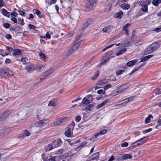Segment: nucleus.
Masks as SVG:
<instances>
[{
  "instance_id": "f257e3e1",
  "label": "nucleus",
  "mask_w": 161,
  "mask_h": 161,
  "mask_svg": "<svg viewBox=\"0 0 161 161\" xmlns=\"http://www.w3.org/2000/svg\"><path fill=\"white\" fill-rule=\"evenodd\" d=\"M160 47V44L158 42H154L150 45L144 51L145 54L150 53L155 51Z\"/></svg>"
},
{
  "instance_id": "f03ea898",
  "label": "nucleus",
  "mask_w": 161,
  "mask_h": 161,
  "mask_svg": "<svg viewBox=\"0 0 161 161\" xmlns=\"http://www.w3.org/2000/svg\"><path fill=\"white\" fill-rule=\"evenodd\" d=\"M160 47V44L158 42H154L150 45L144 51L145 54L150 53L155 51Z\"/></svg>"
},
{
  "instance_id": "7ed1b4c3",
  "label": "nucleus",
  "mask_w": 161,
  "mask_h": 161,
  "mask_svg": "<svg viewBox=\"0 0 161 161\" xmlns=\"http://www.w3.org/2000/svg\"><path fill=\"white\" fill-rule=\"evenodd\" d=\"M96 4V3L95 0H89L86 3V7L90 10L93 9Z\"/></svg>"
},
{
  "instance_id": "20e7f679",
  "label": "nucleus",
  "mask_w": 161,
  "mask_h": 161,
  "mask_svg": "<svg viewBox=\"0 0 161 161\" xmlns=\"http://www.w3.org/2000/svg\"><path fill=\"white\" fill-rule=\"evenodd\" d=\"M63 142L60 138L54 140L52 143L54 148L56 147L61 146Z\"/></svg>"
},
{
  "instance_id": "39448f33",
  "label": "nucleus",
  "mask_w": 161,
  "mask_h": 161,
  "mask_svg": "<svg viewBox=\"0 0 161 161\" xmlns=\"http://www.w3.org/2000/svg\"><path fill=\"white\" fill-rule=\"evenodd\" d=\"M129 86L127 84H124L118 87V92H125L129 87Z\"/></svg>"
},
{
  "instance_id": "423d86ee",
  "label": "nucleus",
  "mask_w": 161,
  "mask_h": 161,
  "mask_svg": "<svg viewBox=\"0 0 161 161\" xmlns=\"http://www.w3.org/2000/svg\"><path fill=\"white\" fill-rule=\"evenodd\" d=\"M67 119V118H59L58 120L54 122V126L59 125L61 123H63L66 121Z\"/></svg>"
},
{
  "instance_id": "0eeeda50",
  "label": "nucleus",
  "mask_w": 161,
  "mask_h": 161,
  "mask_svg": "<svg viewBox=\"0 0 161 161\" xmlns=\"http://www.w3.org/2000/svg\"><path fill=\"white\" fill-rule=\"evenodd\" d=\"M143 142L142 138L138 140L135 142H133L132 144V147L134 148L136 146H138L139 145L142 144Z\"/></svg>"
},
{
  "instance_id": "6e6552de",
  "label": "nucleus",
  "mask_w": 161,
  "mask_h": 161,
  "mask_svg": "<svg viewBox=\"0 0 161 161\" xmlns=\"http://www.w3.org/2000/svg\"><path fill=\"white\" fill-rule=\"evenodd\" d=\"M53 72V70L52 69H50L47 71L43 75V77L41 78L40 79V81H42V80L44 79L48 76L49 75L51 74Z\"/></svg>"
},
{
  "instance_id": "1a4fd4ad",
  "label": "nucleus",
  "mask_w": 161,
  "mask_h": 161,
  "mask_svg": "<svg viewBox=\"0 0 161 161\" xmlns=\"http://www.w3.org/2000/svg\"><path fill=\"white\" fill-rule=\"evenodd\" d=\"M107 132V130H103L102 131H100L98 133H96L93 136V138H94L95 137V138H96L98 137L99 135H104V134L106 133Z\"/></svg>"
},
{
  "instance_id": "9d476101",
  "label": "nucleus",
  "mask_w": 161,
  "mask_h": 161,
  "mask_svg": "<svg viewBox=\"0 0 161 161\" xmlns=\"http://www.w3.org/2000/svg\"><path fill=\"white\" fill-rule=\"evenodd\" d=\"M99 153H96L93 154H92L91 157H89V158H90L91 160H97L99 158Z\"/></svg>"
},
{
  "instance_id": "9b49d317",
  "label": "nucleus",
  "mask_w": 161,
  "mask_h": 161,
  "mask_svg": "<svg viewBox=\"0 0 161 161\" xmlns=\"http://www.w3.org/2000/svg\"><path fill=\"white\" fill-rule=\"evenodd\" d=\"M123 13L122 11H120L119 12L116 13L114 15V16L115 18L121 19L123 15Z\"/></svg>"
},
{
  "instance_id": "f8f14e48",
  "label": "nucleus",
  "mask_w": 161,
  "mask_h": 161,
  "mask_svg": "<svg viewBox=\"0 0 161 161\" xmlns=\"http://www.w3.org/2000/svg\"><path fill=\"white\" fill-rule=\"evenodd\" d=\"M34 66L32 64H29L27 65L25 68V69L29 72H31L32 70L34 69Z\"/></svg>"
},
{
  "instance_id": "ddd939ff",
  "label": "nucleus",
  "mask_w": 161,
  "mask_h": 161,
  "mask_svg": "<svg viewBox=\"0 0 161 161\" xmlns=\"http://www.w3.org/2000/svg\"><path fill=\"white\" fill-rule=\"evenodd\" d=\"M152 57V55H149L147 56L143 57L142 58L141 60L139 62L145 61L151 58Z\"/></svg>"
},
{
  "instance_id": "4468645a",
  "label": "nucleus",
  "mask_w": 161,
  "mask_h": 161,
  "mask_svg": "<svg viewBox=\"0 0 161 161\" xmlns=\"http://www.w3.org/2000/svg\"><path fill=\"white\" fill-rule=\"evenodd\" d=\"M2 14L4 16L9 17L10 15V13L4 8H3L1 10Z\"/></svg>"
},
{
  "instance_id": "2eb2a0df",
  "label": "nucleus",
  "mask_w": 161,
  "mask_h": 161,
  "mask_svg": "<svg viewBox=\"0 0 161 161\" xmlns=\"http://www.w3.org/2000/svg\"><path fill=\"white\" fill-rule=\"evenodd\" d=\"M120 7L124 10L128 9L130 8V6L129 4L126 3H123L120 5Z\"/></svg>"
},
{
  "instance_id": "dca6fc26",
  "label": "nucleus",
  "mask_w": 161,
  "mask_h": 161,
  "mask_svg": "<svg viewBox=\"0 0 161 161\" xmlns=\"http://www.w3.org/2000/svg\"><path fill=\"white\" fill-rule=\"evenodd\" d=\"M45 65L43 64H40L37 65L35 67L36 69L38 71H41L42 69H44Z\"/></svg>"
},
{
  "instance_id": "f3484780",
  "label": "nucleus",
  "mask_w": 161,
  "mask_h": 161,
  "mask_svg": "<svg viewBox=\"0 0 161 161\" xmlns=\"http://www.w3.org/2000/svg\"><path fill=\"white\" fill-rule=\"evenodd\" d=\"M77 49L76 48H73V46L71 47V48H70L69 49L68 51L66 52V54L67 55H69L70 54H71L72 53H74L76 51Z\"/></svg>"
},
{
  "instance_id": "a211bd4d",
  "label": "nucleus",
  "mask_w": 161,
  "mask_h": 161,
  "mask_svg": "<svg viewBox=\"0 0 161 161\" xmlns=\"http://www.w3.org/2000/svg\"><path fill=\"white\" fill-rule=\"evenodd\" d=\"M122 158L123 159L125 160L127 159H131L132 158V156L128 154H125L123 155L122 157Z\"/></svg>"
},
{
  "instance_id": "6ab92c4d",
  "label": "nucleus",
  "mask_w": 161,
  "mask_h": 161,
  "mask_svg": "<svg viewBox=\"0 0 161 161\" xmlns=\"http://www.w3.org/2000/svg\"><path fill=\"white\" fill-rule=\"evenodd\" d=\"M136 62V61L134 60L130 61L127 63L126 65L128 67H131L134 65Z\"/></svg>"
},
{
  "instance_id": "aec40b11",
  "label": "nucleus",
  "mask_w": 161,
  "mask_h": 161,
  "mask_svg": "<svg viewBox=\"0 0 161 161\" xmlns=\"http://www.w3.org/2000/svg\"><path fill=\"white\" fill-rule=\"evenodd\" d=\"M127 51V49L126 48H124L118 51L116 53V56H119L121 54H122L123 53L126 52Z\"/></svg>"
},
{
  "instance_id": "412c9836",
  "label": "nucleus",
  "mask_w": 161,
  "mask_h": 161,
  "mask_svg": "<svg viewBox=\"0 0 161 161\" xmlns=\"http://www.w3.org/2000/svg\"><path fill=\"white\" fill-rule=\"evenodd\" d=\"M65 135L66 136L68 137H69L71 136V133L70 130V128L68 127L67 128V131L65 132Z\"/></svg>"
},
{
  "instance_id": "4be33fe9",
  "label": "nucleus",
  "mask_w": 161,
  "mask_h": 161,
  "mask_svg": "<svg viewBox=\"0 0 161 161\" xmlns=\"http://www.w3.org/2000/svg\"><path fill=\"white\" fill-rule=\"evenodd\" d=\"M46 120H40L39 122L38 123V125L39 126L42 127L43 125H46Z\"/></svg>"
},
{
  "instance_id": "5701e85b",
  "label": "nucleus",
  "mask_w": 161,
  "mask_h": 161,
  "mask_svg": "<svg viewBox=\"0 0 161 161\" xmlns=\"http://www.w3.org/2000/svg\"><path fill=\"white\" fill-rule=\"evenodd\" d=\"M74 154L73 153H68L65 155V157L66 159L69 160L72 158Z\"/></svg>"
},
{
  "instance_id": "b1692460",
  "label": "nucleus",
  "mask_w": 161,
  "mask_h": 161,
  "mask_svg": "<svg viewBox=\"0 0 161 161\" xmlns=\"http://www.w3.org/2000/svg\"><path fill=\"white\" fill-rule=\"evenodd\" d=\"M160 3L161 0H153L152 2V3L156 6H157Z\"/></svg>"
},
{
  "instance_id": "393cba45",
  "label": "nucleus",
  "mask_w": 161,
  "mask_h": 161,
  "mask_svg": "<svg viewBox=\"0 0 161 161\" xmlns=\"http://www.w3.org/2000/svg\"><path fill=\"white\" fill-rule=\"evenodd\" d=\"M113 27L111 25H108L104 27L102 30V31L104 33L108 31Z\"/></svg>"
},
{
  "instance_id": "a878e982",
  "label": "nucleus",
  "mask_w": 161,
  "mask_h": 161,
  "mask_svg": "<svg viewBox=\"0 0 161 161\" xmlns=\"http://www.w3.org/2000/svg\"><path fill=\"white\" fill-rule=\"evenodd\" d=\"M83 41H80L79 42H78L73 45V48H76V49H77L78 48V47H79L81 44H83Z\"/></svg>"
},
{
  "instance_id": "bb28decb",
  "label": "nucleus",
  "mask_w": 161,
  "mask_h": 161,
  "mask_svg": "<svg viewBox=\"0 0 161 161\" xmlns=\"http://www.w3.org/2000/svg\"><path fill=\"white\" fill-rule=\"evenodd\" d=\"M56 101V100L55 99H54L53 100H51L50 102H49V103L48 104V106H55L56 105V103L55 102Z\"/></svg>"
},
{
  "instance_id": "cd10ccee",
  "label": "nucleus",
  "mask_w": 161,
  "mask_h": 161,
  "mask_svg": "<svg viewBox=\"0 0 161 161\" xmlns=\"http://www.w3.org/2000/svg\"><path fill=\"white\" fill-rule=\"evenodd\" d=\"M151 118H153V116L151 114L149 115L148 117H147L145 119L144 121L145 123V124H147L149 123L151 121Z\"/></svg>"
},
{
  "instance_id": "c85d7f7f",
  "label": "nucleus",
  "mask_w": 161,
  "mask_h": 161,
  "mask_svg": "<svg viewBox=\"0 0 161 161\" xmlns=\"http://www.w3.org/2000/svg\"><path fill=\"white\" fill-rule=\"evenodd\" d=\"M94 105L92 104H90L87 105L85 107L87 111H91L92 109L93 108Z\"/></svg>"
},
{
  "instance_id": "c756f323",
  "label": "nucleus",
  "mask_w": 161,
  "mask_h": 161,
  "mask_svg": "<svg viewBox=\"0 0 161 161\" xmlns=\"http://www.w3.org/2000/svg\"><path fill=\"white\" fill-rule=\"evenodd\" d=\"M82 103L85 105L89 103H90L89 100L87 99L86 97H84L83 99L82 102Z\"/></svg>"
},
{
  "instance_id": "7c9ffc66",
  "label": "nucleus",
  "mask_w": 161,
  "mask_h": 161,
  "mask_svg": "<svg viewBox=\"0 0 161 161\" xmlns=\"http://www.w3.org/2000/svg\"><path fill=\"white\" fill-rule=\"evenodd\" d=\"M21 51L19 49H16L15 50V52L13 53V55H21Z\"/></svg>"
},
{
  "instance_id": "2f4dec72",
  "label": "nucleus",
  "mask_w": 161,
  "mask_h": 161,
  "mask_svg": "<svg viewBox=\"0 0 161 161\" xmlns=\"http://www.w3.org/2000/svg\"><path fill=\"white\" fill-rule=\"evenodd\" d=\"M19 28L20 26H17L16 27L11 26L10 27V29L13 31H16L19 30Z\"/></svg>"
},
{
  "instance_id": "473e14b6",
  "label": "nucleus",
  "mask_w": 161,
  "mask_h": 161,
  "mask_svg": "<svg viewBox=\"0 0 161 161\" xmlns=\"http://www.w3.org/2000/svg\"><path fill=\"white\" fill-rule=\"evenodd\" d=\"M18 24L22 26L24 25L25 23L24 22V20L23 19H21L20 18H18Z\"/></svg>"
},
{
  "instance_id": "72a5a7b5",
  "label": "nucleus",
  "mask_w": 161,
  "mask_h": 161,
  "mask_svg": "<svg viewBox=\"0 0 161 161\" xmlns=\"http://www.w3.org/2000/svg\"><path fill=\"white\" fill-rule=\"evenodd\" d=\"M141 9L144 12H147L148 11V5H145L142 7Z\"/></svg>"
},
{
  "instance_id": "f704fd0d",
  "label": "nucleus",
  "mask_w": 161,
  "mask_h": 161,
  "mask_svg": "<svg viewBox=\"0 0 161 161\" xmlns=\"http://www.w3.org/2000/svg\"><path fill=\"white\" fill-rule=\"evenodd\" d=\"M125 71V70L124 69H120L116 72V74L117 75H119L123 73Z\"/></svg>"
},
{
  "instance_id": "c9c22d12",
  "label": "nucleus",
  "mask_w": 161,
  "mask_h": 161,
  "mask_svg": "<svg viewBox=\"0 0 161 161\" xmlns=\"http://www.w3.org/2000/svg\"><path fill=\"white\" fill-rule=\"evenodd\" d=\"M46 155L44 153H42V159L44 161H47L48 160V158L46 156Z\"/></svg>"
},
{
  "instance_id": "e433bc0d",
  "label": "nucleus",
  "mask_w": 161,
  "mask_h": 161,
  "mask_svg": "<svg viewBox=\"0 0 161 161\" xmlns=\"http://www.w3.org/2000/svg\"><path fill=\"white\" fill-rule=\"evenodd\" d=\"M9 53H3V49L0 50V55L4 57L5 56L9 54Z\"/></svg>"
},
{
  "instance_id": "4c0bfd02",
  "label": "nucleus",
  "mask_w": 161,
  "mask_h": 161,
  "mask_svg": "<svg viewBox=\"0 0 161 161\" xmlns=\"http://www.w3.org/2000/svg\"><path fill=\"white\" fill-rule=\"evenodd\" d=\"M30 135V133L28 130H26L24 133L23 136H29Z\"/></svg>"
},
{
  "instance_id": "58836bf2",
  "label": "nucleus",
  "mask_w": 161,
  "mask_h": 161,
  "mask_svg": "<svg viewBox=\"0 0 161 161\" xmlns=\"http://www.w3.org/2000/svg\"><path fill=\"white\" fill-rule=\"evenodd\" d=\"M130 25V23H128L127 24H126L123 27L122 31H124L127 30V28Z\"/></svg>"
},
{
  "instance_id": "ea45409f",
  "label": "nucleus",
  "mask_w": 161,
  "mask_h": 161,
  "mask_svg": "<svg viewBox=\"0 0 161 161\" xmlns=\"http://www.w3.org/2000/svg\"><path fill=\"white\" fill-rule=\"evenodd\" d=\"M155 93L156 95H158L161 93V88L156 89L155 90Z\"/></svg>"
},
{
  "instance_id": "a19ab883",
  "label": "nucleus",
  "mask_w": 161,
  "mask_h": 161,
  "mask_svg": "<svg viewBox=\"0 0 161 161\" xmlns=\"http://www.w3.org/2000/svg\"><path fill=\"white\" fill-rule=\"evenodd\" d=\"M33 11H35V14L37 15L39 17L41 18V17L40 16V15L41 14L40 11L37 9H34Z\"/></svg>"
},
{
  "instance_id": "79ce46f5",
  "label": "nucleus",
  "mask_w": 161,
  "mask_h": 161,
  "mask_svg": "<svg viewBox=\"0 0 161 161\" xmlns=\"http://www.w3.org/2000/svg\"><path fill=\"white\" fill-rule=\"evenodd\" d=\"M3 26L6 29H8L10 26V24L8 23H5L3 24Z\"/></svg>"
},
{
  "instance_id": "37998d69",
  "label": "nucleus",
  "mask_w": 161,
  "mask_h": 161,
  "mask_svg": "<svg viewBox=\"0 0 161 161\" xmlns=\"http://www.w3.org/2000/svg\"><path fill=\"white\" fill-rule=\"evenodd\" d=\"M107 80L106 79H104L103 80H100L99 82V84L100 85H102L103 84H105L107 82Z\"/></svg>"
},
{
  "instance_id": "c03bdc74",
  "label": "nucleus",
  "mask_w": 161,
  "mask_h": 161,
  "mask_svg": "<svg viewBox=\"0 0 161 161\" xmlns=\"http://www.w3.org/2000/svg\"><path fill=\"white\" fill-rule=\"evenodd\" d=\"M88 25H87L86 23H84L82 25L81 27L80 28V29L81 31H83L86 28Z\"/></svg>"
},
{
  "instance_id": "a18cd8bd",
  "label": "nucleus",
  "mask_w": 161,
  "mask_h": 161,
  "mask_svg": "<svg viewBox=\"0 0 161 161\" xmlns=\"http://www.w3.org/2000/svg\"><path fill=\"white\" fill-rule=\"evenodd\" d=\"M53 144H49L47 147L46 150L47 151H50L53 148Z\"/></svg>"
},
{
  "instance_id": "49530a36",
  "label": "nucleus",
  "mask_w": 161,
  "mask_h": 161,
  "mask_svg": "<svg viewBox=\"0 0 161 161\" xmlns=\"http://www.w3.org/2000/svg\"><path fill=\"white\" fill-rule=\"evenodd\" d=\"M99 75V72L98 71H97L96 72V73L95 74V75L92 78V79L93 80L95 79Z\"/></svg>"
},
{
  "instance_id": "de8ad7c7",
  "label": "nucleus",
  "mask_w": 161,
  "mask_h": 161,
  "mask_svg": "<svg viewBox=\"0 0 161 161\" xmlns=\"http://www.w3.org/2000/svg\"><path fill=\"white\" fill-rule=\"evenodd\" d=\"M63 151L64 149H59L56 152V154H61L63 153Z\"/></svg>"
},
{
  "instance_id": "09e8293b",
  "label": "nucleus",
  "mask_w": 161,
  "mask_h": 161,
  "mask_svg": "<svg viewBox=\"0 0 161 161\" xmlns=\"http://www.w3.org/2000/svg\"><path fill=\"white\" fill-rule=\"evenodd\" d=\"M40 57L41 58H42L43 59L46 58V56L45 54L43 53L42 52H41L39 54Z\"/></svg>"
},
{
  "instance_id": "8fccbe9b",
  "label": "nucleus",
  "mask_w": 161,
  "mask_h": 161,
  "mask_svg": "<svg viewBox=\"0 0 161 161\" xmlns=\"http://www.w3.org/2000/svg\"><path fill=\"white\" fill-rule=\"evenodd\" d=\"M112 85L110 84H107L104 87V90H107L111 87Z\"/></svg>"
},
{
  "instance_id": "3c124183",
  "label": "nucleus",
  "mask_w": 161,
  "mask_h": 161,
  "mask_svg": "<svg viewBox=\"0 0 161 161\" xmlns=\"http://www.w3.org/2000/svg\"><path fill=\"white\" fill-rule=\"evenodd\" d=\"M139 4L141 5L142 7L145 6V5H147L149 4V3H148L147 4H146V2H139Z\"/></svg>"
},
{
  "instance_id": "603ef678",
  "label": "nucleus",
  "mask_w": 161,
  "mask_h": 161,
  "mask_svg": "<svg viewBox=\"0 0 161 161\" xmlns=\"http://www.w3.org/2000/svg\"><path fill=\"white\" fill-rule=\"evenodd\" d=\"M141 67V66H139L138 67L135 68L132 71L130 75L131 74H132L136 72V71L138 70Z\"/></svg>"
},
{
  "instance_id": "864d4df0",
  "label": "nucleus",
  "mask_w": 161,
  "mask_h": 161,
  "mask_svg": "<svg viewBox=\"0 0 161 161\" xmlns=\"http://www.w3.org/2000/svg\"><path fill=\"white\" fill-rule=\"evenodd\" d=\"M6 48L9 52H12L13 51H15V50L14 49L12 48L11 47H6Z\"/></svg>"
},
{
  "instance_id": "5fc2aeb1",
  "label": "nucleus",
  "mask_w": 161,
  "mask_h": 161,
  "mask_svg": "<svg viewBox=\"0 0 161 161\" xmlns=\"http://www.w3.org/2000/svg\"><path fill=\"white\" fill-rule=\"evenodd\" d=\"M81 119V117L80 115H78L75 117V119L77 122H79Z\"/></svg>"
},
{
  "instance_id": "6e6d98bb",
  "label": "nucleus",
  "mask_w": 161,
  "mask_h": 161,
  "mask_svg": "<svg viewBox=\"0 0 161 161\" xmlns=\"http://www.w3.org/2000/svg\"><path fill=\"white\" fill-rule=\"evenodd\" d=\"M49 161H56V158L55 156H50L48 159Z\"/></svg>"
},
{
  "instance_id": "4d7b16f0",
  "label": "nucleus",
  "mask_w": 161,
  "mask_h": 161,
  "mask_svg": "<svg viewBox=\"0 0 161 161\" xmlns=\"http://www.w3.org/2000/svg\"><path fill=\"white\" fill-rule=\"evenodd\" d=\"M109 60V59L108 58H106L105 59H104L103 61H102L101 63V65H103L104 64H105Z\"/></svg>"
},
{
  "instance_id": "13d9d810",
  "label": "nucleus",
  "mask_w": 161,
  "mask_h": 161,
  "mask_svg": "<svg viewBox=\"0 0 161 161\" xmlns=\"http://www.w3.org/2000/svg\"><path fill=\"white\" fill-rule=\"evenodd\" d=\"M152 129L151 128H149L146 130H144L143 131V132L144 134H146L149 132H150L152 130Z\"/></svg>"
},
{
  "instance_id": "bf43d9fd",
  "label": "nucleus",
  "mask_w": 161,
  "mask_h": 161,
  "mask_svg": "<svg viewBox=\"0 0 161 161\" xmlns=\"http://www.w3.org/2000/svg\"><path fill=\"white\" fill-rule=\"evenodd\" d=\"M28 27L30 28L33 29L34 30L36 28V26L34 25L31 24L28 25Z\"/></svg>"
},
{
  "instance_id": "052dcab7",
  "label": "nucleus",
  "mask_w": 161,
  "mask_h": 161,
  "mask_svg": "<svg viewBox=\"0 0 161 161\" xmlns=\"http://www.w3.org/2000/svg\"><path fill=\"white\" fill-rule=\"evenodd\" d=\"M11 20L15 23H18V21L16 18L14 17H12L11 18Z\"/></svg>"
},
{
  "instance_id": "680f3d73",
  "label": "nucleus",
  "mask_w": 161,
  "mask_h": 161,
  "mask_svg": "<svg viewBox=\"0 0 161 161\" xmlns=\"http://www.w3.org/2000/svg\"><path fill=\"white\" fill-rule=\"evenodd\" d=\"M52 34L51 33H50L49 32H47L46 34V37L48 39H50L51 38V36Z\"/></svg>"
},
{
  "instance_id": "e2e57ef3",
  "label": "nucleus",
  "mask_w": 161,
  "mask_h": 161,
  "mask_svg": "<svg viewBox=\"0 0 161 161\" xmlns=\"http://www.w3.org/2000/svg\"><path fill=\"white\" fill-rule=\"evenodd\" d=\"M103 103H100L99 104L97 107V109H99L100 108H101V107H103V106L104 105V104H103Z\"/></svg>"
},
{
  "instance_id": "0e129e2a",
  "label": "nucleus",
  "mask_w": 161,
  "mask_h": 161,
  "mask_svg": "<svg viewBox=\"0 0 161 161\" xmlns=\"http://www.w3.org/2000/svg\"><path fill=\"white\" fill-rule=\"evenodd\" d=\"M5 37L7 39L9 40L12 38V36L10 34H7L6 35Z\"/></svg>"
},
{
  "instance_id": "69168bd1",
  "label": "nucleus",
  "mask_w": 161,
  "mask_h": 161,
  "mask_svg": "<svg viewBox=\"0 0 161 161\" xmlns=\"http://www.w3.org/2000/svg\"><path fill=\"white\" fill-rule=\"evenodd\" d=\"M87 144V142L86 141H84L83 142H82L80 145H79V146L80 147H83L85 145H86Z\"/></svg>"
},
{
  "instance_id": "338daca9",
  "label": "nucleus",
  "mask_w": 161,
  "mask_h": 161,
  "mask_svg": "<svg viewBox=\"0 0 161 161\" xmlns=\"http://www.w3.org/2000/svg\"><path fill=\"white\" fill-rule=\"evenodd\" d=\"M19 14L22 16H25V13L22 10H19Z\"/></svg>"
},
{
  "instance_id": "774afa93",
  "label": "nucleus",
  "mask_w": 161,
  "mask_h": 161,
  "mask_svg": "<svg viewBox=\"0 0 161 161\" xmlns=\"http://www.w3.org/2000/svg\"><path fill=\"white\" fill-rule=\"evenodd\" d=\"M128 143L126 142H125L122 143L121 145V146L122 147H127L128 146Z\"/></svg>"
}]
</instances>
